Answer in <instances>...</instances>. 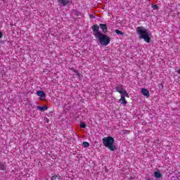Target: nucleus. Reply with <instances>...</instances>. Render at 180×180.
<instances>
[{
    "label": "nucleus",
    "mask_w": 180,
    "mask_h": 180,
    "mask_svg": "<svg viewBox=\"0 0 180 180\" xmlns=\"http://www.w3.org/2000/svg\"><path fill=\"white\" fill-rule=\"evenodd\" d=\"M83 146H84V147H89V142H87V141H84L83 142Z\"/></svg>",
    "instance_id": "nucleus-16"
},
{
    "label": "nucleus",
    "mask_w": 180,
    "mask_h": 180,
    "mask_svg": "<svg viewBox=\"0 0 180 180\" xmlns=\"http://www.w3.org/2000/svg\"><path fill=\"white\" fill-rule=\"evenodd\" d=\"M0 169L1 171H6V166L5 165V163L0 162Z\"/></svg>",
    "instance_id": "nucleus-12"
},
{
    "label": "nucleus",
    "mask_w": 180,
    "mask_h": 180,
    "mask_svg": "<svg viewBox=\"0 0 180 180\" xmlns=\"http://www.w3.org/2000/svg\"><path fill=\"white\" fill-rule=\"evenodd\" d=\"M116 91L120 94V95H124L127 98H129V94L127 91L123 88V85H117L115 87Z\"/></svg>",
    "instance_id": "nucleus-4"
},
{
    "label": "nucleus",
    "mask_w": 180,
    "mask_h": 180,
    "mask_svg": "<svg viewBox=\"0 0 180 180\" xmlns=\"http://www.w3.org/2000/svg\"><path fill=\"white\" fill-rule=\"evenodd\" d=\"M103 144L108 148L110 151H115L116 150V145H115V139L112 136H108L103 139Z\"/></svg>",
    "instance_id": "nucleus-3"
},
{
    "label": "nucleus",
    "mask_w": 180,
    "mask_h": 180,
    "mask_svg": "<svg viewBox=\"0 0 180 180\" xmlns=\"http://www.w3.org/2000/svg\"><path fill=\"white\" fill-rule=\"evenodd\" d=\"M91 18H95L93 15H90Z\"/></svg>",
    "instance_id": "nucleus-21"
},
{
    "label": "nucleus",
    "mask_w": 180,
    "mask_h": 180,
    "mask_svg": "<svg viewBox=\"0 0 180 180\" xmlns=\"http://www.w3.org/2000/svg\"><path fill=\"white\" fill-rule=\"evenodd\" d=\"M136 32L139 35L140 39H143L144 41L146 43H150V41H151V38L148 34V30L143 27H138L136 28Z\"/></svg>",
    "instance_id": "nucleus-2"
},
{
    "label": "nucleus",
    "mask_w": 180,
    "mask_h": 180,
    "mask_svg": "<svg viewBox=\"0 0 180 180\" xmlns=\"http://www.w3.org/2000/svg\"><path fill=\"white\" fill-rule=\"evenodd\" d=\"M2 36H4V34H2L1 32H0V39H2Z\"/></svg>",
    "instance_id": "nucleus-19"
},
{
    "label": "nucleus",
    "mask_w": 180,
    "mask_h": 180,
    "mask_svg": "<svg viewBox=\"0 0 180 180\" xmlns=\"http://www.w3.org/2000/svg\"><path fill=\"white\" fill-rule=\"evenodd\" d=\"M154 176H155V178H157L158 179H160V178L162 177V174H161L160 170H158V171H155L154 172Z\"/></svg>",
    "instance_id": "nucleus-9"
},
{
    "label": "nucleus",
    "mask_w": 180,
    "mask_h": 180,
    "mask_svg": "<svg viewBox=\"0 0 180 180\" xmlns=\"http://www.w3.org/2000/svg\"><path fill=\"white\" fill-rule=\"evenodd\" d=\"M120 103L126 106L127 105V101H126V98L124 96H121V98L119 100Z\"/></svg>",
    "instance_id": "nucleus-7"
},
{
    "label": "nucleus",
    "mask_w": 180,
    "mask_h": 180,
    "mask_svg": "<svg viewBox=\"0 0 180 180\" xmlns=\"http://www.w3.org/2000/svg\"><path fill=\"white\" fill-rule=\"evenodd\" d=\"M152 7L153 9H158V6L157 5H153Z\"/></svg>",
    "instance_id": "nucleus-18"
},
{
    "label": "nucleus",
    "mask_w": 180,
    "mask_h": 180,
    "mask_svg": "<svg viewBox=\"0 0 180 180\" xmlns=\"http://www.w3.org/2000/svg\"><path fill=\"white\" fill-rule=\"evenodd\" d=\"M141 92L143 96L146 98H150V91L147 89H141Z\"/></svg>",
    "instance_id": "nucleus-5"
},
{
    "label": "nucleus",
    "mask_w": 180,
    "mask_h": 180,
    "mask_svg": "<svg viewBox=\"0 0 180 180\" xmlns=\"http://www.w3.org/2000/svg\"><path fill=\"white\" fill-rule=\"evenodd\" d=\"M61 179V176L60 175H53L51 180H60Z\"/></svg>",
    "instance_id": "nucleus-13"
},
{
    "label": "nucleus",
    "mask_w": 180,
    "mask_h": 180,
    "mask_svg": "<svg viewBox=\"0 0 180 180\" xmlns=\"http://www.w3.org/2000/svg\"><path fill=\"white\" fill-rule=\"evenodd\" d=\"M39 110H40L41 112H44L46 110H47V109H49V107H47V105H44V106H37V107Z\"/></svg>",
    "instance_id": "nucleus-11"
},
{
    "label": "nucleus",
    "mask_w": 180,
    "mask_h": 180,
    "mask_svg": "<svg viewBox=\"0 0 180 180\" xmlns=\"http://www.w3.org/2000/svg\"><path fill=\"white\" fill-rule=\"evenodd\" d=\"M72 72H75V74L77 75V77H81V73L77 70H75L74 68L71 69Z\"/></svg>",
    "instance_id": "nucleus-14"
},
{
    "label": "nucleus",
    "mask_w": 180,
    "mask_h": 180,
    "mask_svg": "<svg viewBox=\"0 0 180 180\" xmlns=\"http://www.w3.org/2000/svg\"><path fill=\"white\" fill-rule=\"evenodd\" d=\"M115 33L117 34H119L120 36H123V34H124V33H123V32H122L119 30H115Z\"/></svg>",
    "instance_id": "nucleus-15"
},
{
    "label": "nucleus",
    "mask_w": 180,
    "mask_h": 180,
    "mask_svg": "<svg viewBox=\"0 0 180 180\" xmlns=\"http://www.w3.org/2000/svg\"><path fill=\"white\" fill-rule=\"evenodd\" d=\"M46 123H49V120H47Z\"/></svg>",
    "instance_id": "nucleus-22"
},
{
    "label": "nucleus",
    "mask_w": 180,
    "mask_h": 180,
    "mask_svg": "<svg viewBox=\"0 0 180 180\" xmlns=\"http://www.w3.org/2000/svg\"><path fill=\"white\" fill-rule=\"evenodd\" d=\"M100 28L101 29L103 33H108V25L106 24H102L101 23L99 25Z\"/></svg>",
    "instance_id": "nucleus-6"
},
{
    "label": "nucleus",
    "mask_w": 180,
    "mask_h": 180,
    "mask_svg": "<svg viewBox=\"0 0 180 180\" xmlns=\"http://www.w3.org/2000/svg\"><path fill=\"white\" fill-rule=\"evenodd\" d=\"M80 127H82V129H85V127H86V125L82 122L80 124Z\"/></svg>",
    "instance_id": "nucleus-17"
},
{
    "label": "nucleus",
    "mask_w": 180,
    "mask_h": 180,
    "mask_svg": "<svg viewBox=\"0 0 180 180\" xmlns=\"http://www.w3.org/2000/svg\"><path fill=\"white\" fill-rule=\"evenodd\" d=\"M177 72L180 74V68L177 70Z\"/></svg>",
    "instance_id": "nucleus-20"
},
{
    "label": "nucleus",
    "mask_w": 180,
    "mask_h": 180,
    "mask_svg": "<svg viewBox=\"0 0 180 180\" xmlns=\"http://www.w3.org/2000/svg\"><path fill=\"white\" fill-rule=\"evenodd\" d=\"M92 30L94 33V36L98 39L99 43H101L102 46H106L110 43V38H109V37L99 32V26H98V25H93Z\"/></svg>",
    "instance_id": "nucleus-1"
},
{
    "label": "nucleus",
    "mask_w": 180,
    "mask_h": 180,
    "mask_svg": "<svg viewBox=\"0 0 180 180\" xmlns=\"http://www.w3.org/2000/svg\"><path fill=\"white\" fill-rule=\"evenodd\" d=\"M58 2L63 6H67V5L70 4V0H58Z\"/></svg>",
    "instance_id": "nucleus-8"
},
{
    "label": "nucleus",
    "mask_w": 180,
    "mask_h": 180,
    "mask_svg": "<svg viewBox=\"0 0 180 180\" xmlns=\"http://www.w3.org/2000/svg\"><path fill=\"white\" fill-rule=\"evenodd\" d=\"M37 95H38V96H40V98H46V93H44V91H37Z\"/></svg>",
    "instance_id": "nucleus-10"
}]
</instances>
